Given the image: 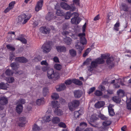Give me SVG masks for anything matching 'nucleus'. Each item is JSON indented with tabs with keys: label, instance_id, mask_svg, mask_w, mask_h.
<instances>
[{
	"label": "nucleus",
	"instance_id": "72a5a7b5",
	"mask_svg": "<svg viewBox=\"0 0 131 131\" xmlns=\"http://www.w3.org/2000/svg\"><path fill=\"white\" fill-rule=\"evenodd\" d=\"M17 40L20 41L23 43L26 44L27 43V41L26 39L22 37H19L17 39Z\"/></svg>",
	"mask_w": 131,
	"mask_h": 131
},
{
	"label": "nucleus",
	"instance_id": "a18cd8bd",
	"mask_svg": "<svg viewBox=\"0 0 131 131\" xmlns=\"http://www.w3.org/2000/svg\"><path fill=\"white\" fill-rule=\"evenodd\" d=\"M58 125L60 127L64 128H65L67 126L65 123L62 122H60L58 124Z\"/></svg>",
	"mask_w": 131,
	"mask_h": 131
},
{
	"label": "nucleus",
	"instance_id": "79ce46f5",
	"mask_svg": "<svg viewBox=\"0 0 131 131\" xmlns=\"http://www.w3.org/2000/svg\"><path fill=\"white\" fill-rule=\"evenodd\" d=\"M48 93V90L47 88H44L43 90V96H46Z\"/></svg>",
	"mask_w": 131,
	"mask_h": 131
},
{
	"label": "nucleus",
	"instance_id": "c03bdc74",
	"mask_svg": "<svg viewBox=\"0 0 131 131\" xmlns=\"http://www.w3.org/2000/svg\"><path fill=\"white\" fill-rule=\"evenodd\" d=\"M51 118L49 116H45L43 118V121L45 122H48L51 120Z\"/></svg>",
	"mask_w": 131,
	"mask_h": 131
},
{
	"label": "nucleus",
	"instance_id": "bb28decb",
	"mask_svg": "<svg viewBox=\"0 0 131 131\" xmlns=\"http://www.w3.org/2000/svg\"><path fill=\"white\" fill-rule=\"evenodd\" d=\"M64 41L67 45L70 44L72 42V40L71 38L69 37H66L64 39Z\"/></svg>",
	"mask_w": 131,
	"mask_h": 131
},
{
	"label": "nucleus",
	"instance_id": "f3484780",
	"mask_svg": "<svg viewBox=\"0 0 131 131\" xmlns=\"http://www.w3.org/2000/svg\"><path fill=\"white\" fill-rule=\"evenodd\" d=\"M61 7L63 9L66 10H69L70 8V6L67 3L64 2H61L60 4Z\"/></svg>",
	"mask_w": 131,
	"mask_h": 131
},
{
	"label": "nucleus",
	"instance_id": "603ef678",
	"mask_svg": "<svg viewBox=\"0 0 131 131\" xmlns=\"http://www.w3.org/2000/svg\"><path fill=\"white\" fill-rule=\"evenodd\" d=\"M80 110L78 111H75L74 112V116L75 118H78V117L79 115H80V114L79 113L80 112Z\"/></svg>",
	"mask_w": 131,
	"mask_h": 131
},
{
	"label": "nucleus",
	"instance_id": "0e129e2a",
	"mask_svg": "<svg viewBox=\"0 0 131 131\" xmlns=\"http://www.w3.org/2000/svg\"><path fill=\"white\" fill-rule=\"evenodd\" d=\"M69 25L67 24H65L63 25V28L64 29H67L69 28Z\"/></svg>",
	"mask_w": 131,
	"mask_h": 131
},
{
	"label": "nucleus",
	"instance_id": "37998d69",
	"mask_svg": "<svg viewBox=\"0 0 131 131\" xmlns=\"http://www.w3.org/2000/svg\"><path fill=\"white\" fill-rule=\"evenodd\" d=\"M91 49L90 48L87 49L85 51V52L83 54V56L84 57H85L87 55L89 52L91 50Z\"/></svg>",
	"mask_w": 131,
	"mask_h": 131
},
{
	"label": "nucleus",
	"instance_id": "4d7b16f0",
	"mask_svg": "<svg viewBox=\"0 0 131 131\" xmlns=\"http://www.w3.org/2000/svg\"><path fill=\"white\" fill-rule=\"evenodd\" d=\"M52 122L54 124H57V117H54L52 119Z\"/></svg>",
	"mask_w": 131,
	"mask_h": 131
},
{
	"label": "nucleus",
	"instance_id": "6ab92c4d",
	"mask_svg": "<svg viewBox=\"0 0 131 131\" xmlns=\"http://www.w3.org/2000/svg\"><path fill=\"white\" fill-rule=\"evenodd\" d=\"M82 94V92L80 90L75 91L74 92V96L76 98H79L81 96Z\"/></svg>",
	"mask_w": 131,
	"mask_h": 131
},
{
	"label": "nucleus",
	"instance_id": "4be33fe9",
	"mask_svg": "<svg viewBox=\"0 0 131 131\" xmlns=\"http://www.w3.org/2000/svg\"><path fill=\"white\" fill-rule=\"evenodd\" d=\"M8 84L6 83H4V82H1L0 83V89H3L6 90L8 87Z\"/></svg>",
	"mask_w": 131,
	"mask_h": 131
},
{
	"label": "nucleus",
	"instance_id": "052dcab7",
	"mask_svg": "<svg viewBox=\"0 0 131 131\" xmlns=\"http://www.w3.org/2000/svg\"><path fill=\"white\" fill-rule=\"evenodd\" d=\"M95 88L94 87H93L90 88L88 92V93L89 94L93 92V91L95 90Z\"/></svg>",
	"mask_w": 131,
	"mask_h": 131
},
{
	"label": "nucleus",
	"instance_id": "a19ab883",
	"mask_svg": "<svg viewBox=\"0 0 131 131\" xmlns=\"http://www.w3.org/2000/svg\"><path fill=\"white\" fill-rule=\"evenodd\" d=\"M119 23L118 22L116 23L114 25V29L116 31H118L119 30Z\"/></svg>",
	"mask_w": 131,
	"mask_h": 131
},
{
	"label": "nucleus",
	"instance_id": "473e14b6",
	"mask_svg": "<svg viewBox=\"0 0 131 131\" xmlns=\"http://www.w3.org/2000/svg\"><path fill=\"white\" fill-rule=\"evenodd\" d=\"M112 99L113 101L117 103H119L121 101V99L118 96H114L112 98Z\"/></svg>",
	"mask_w": 131,
	"mask_h": 131
},
{
	"label": "nucleus",
	"instance_id": "6e6d98bb",
	"mask_svg": "<svg viewBox=\"0 0 131 131\" xmlns=\"http://www.w3.org/2000/svg\"><path fill=\"white\" fill-rule=\"evenodd\" d=\"M15 3V2H12L9 4V7L12 9L14 7V5Z\"/></svg>",
	"mask_w": 131,
	"mask_h": 131
},
{
	"label": "nucleus",
	"instance_id": "2eb2a0df",
	"mask_svg": "<svg viewBox=\"0 0 131 131\" xmlns=\"http://www.w3.org/2000/svg\"><path fill=\"white\" fill-rule=\"evenodd\" d=\"M80 21L81 20L79 17H74L71 19V23L73 24H78Z\"/></svg>",
	"mask_w": 131,
	"mask_h": 131
},
{
	"label": "nucleus",
	"instance_id": "58836bf2",
	"mask_svg": "<svg viewBox=\"0 0 131 131\" xmlns=\"http://www.w3.org/2000/svg\"><path fill=\"white\" fill-rule=\"evenodd\" d=\"M98 116L101 119L103 120H106L108 119L107 117L101 113L99 114Z\"/></svg>",
	"mask_w": 131,
	"mask_h": 131
},
{
	"label": "nucleus",
	"instance_id": "1a4fd4ad",
	"mask_svg": "<svg viewBox=\"0 0 131 131\" xmlns=\"http://www.w3.org/2000/svg\"><path fill=\"white\" fill-rule=\"evenodd\" d=\"M111 122L110 120H108L107 121H105L103 122V125L104 127L100 128L101 130L102 131H104L108 129V128L107 127H105L108 126L111 123Z\"/></svg>",
	"mask_w": 131,
	"mask_h": 131
},
{
	"label": "nucleus",
	"instance_id": "3c124183",
	"mask_svg": "<svg viewBox=\"0 0 131 131\" xmlns=\"http://www.w3.org/2000/svg\"><path fill=\"white\" fill-rule=\"evenodd\" d=\"M76 9V7L73 4H71V5L70 6V8L69 10H70L72 11H73L75 10Z\"/></svg>",
	"mask_w": 131,
	"mask_h": 131
},
{
	"label": "nucleus",
	"instance_id": "423d86ee",
	"mask_svg": "<svg viewBox=\"0 0 131 131\" xmlns=\"http://www.w3.org/2000/svg\"><path fill=\"white\" fill-rule=\"evenodd\" d=\"M41 48L42 49V51L44 53H47L50 51L51 47L49 44L46 43L42 45Z\"/></svg>",
	"mask_w": 131,
	"mask_h": 131
},
{
	"label": "nucleus",
	"instance_id": "de8ad7c7",
	"mask_svg": "<svg viewBox=\"0 0 131 131\" xmlns=\"http://www.w3.org/2000/svg\"><path fill=\"white\" fill-rule=\"evenodd\" d=\"M5 73L7 75H12L13 73L10 70L7 69L6 70Z\"/></svg>",
	"mask_w": 131,
	"mask_h": 131
},
{
	"label": "nucleus",
	"instance_id": "e2e57ef3",
	"mask_svg": "<svg viewBox=\"0 0 131 131\" xmlns=\"http://www.w3.org/2000/svg\"><path fill=\"white\" fill-rule=\"evenodd\" d=\"M98 89L101 90L102 91H103L105 90V87L104 86H103L102 85H101L98 87Z\"/></svg>",
	"mask_w": 131,
	"mask_h": 131
},
{
	"label": "nucleus",
	"instance_id": "393cba45",
	"mask_svg": "<svg viewBox=\"0 0 131 131\" xmlns=\"http://www.w3.org/2000/svg\"><path fill=\"white\" fill-rule=\"evenodd\" d=\"M44 102L43 98H41L37 99L36 101V102L37 105H40L43 104Z\"/></svg>",
	"mask_w": 131,
	"mask_h": 131
},
{
	"label": "nucleus",
	"instance_id": "f03ea898",
	"mask_svg": "<svg viewBox=\"0 0 131 131\" xmlns=\"http://www.w3.org/2000/svg\"><path fill=\"white\" fill-rule=\"evenodd\" d=\"M110 54H102L101 55V59H103H103H107L106 61V63L109 65H111V64H113V61L114 60L113 58L112 57H109ZM100 59V58H99Z\"/></svg>",
	"mask_w": 131,
	"mask_h": 131
},
{
	"label": "nucleus",
	"instance_id": "9b49d317",
	"mask_svg": "<svg viewBox=\"0 0 131 131\" xmlns=\"http://www.w3.org/2000/svg\"><path fill=\"white\" fill-rule=\"evenodd\" d=\"M15 60L18 62L22 63H26L28 62V60L23 57H19L16 58Z\"/></svg>",
	"mask_w": 131,
	"mask_h": 131
},
{
	"label": "nucleus",
	"instance_id": "864d4df0",
	"mask_svg": "<svg viewBox=\"0 0 131 131\" xmlns=\"http://www.w3.org/2000/svg\"><path fill=\"white\" fill-rule=\"evenodd\" d=\"M15 56L12 53L10 52L9 55V59L12 61L14 59Z\"/></svg>",
	"mask_w": 131,
	"mask_h": 131
},
{
	"label": "nucleus",
	"instance_id": "a211bd4d",
	"mask_svg": "<svg viewBox=\"0 0 131 131\" xmlns=\"http://www.w3.org/2000/svg\"><path fill=\"white\" fill-rule=\"evenodd\" d=\"M23 107L22 105L20 104H18L16 108L17 112L18 113H20L22 111Z\"/></svg>",
	"mask_w": 131,
	"mask_h": 131
},
{
	"label": "nucleus",
	"instance_id": "0eeeda50",
	"mask_svg": "<svg viewBox=\"0 0 131 131\" xmlns=\"http://www.w3.org/2000/svg\"><path fill=\"white\" fill-rule=\"evenodd\" d=\"M51 105L54 110V114L55 115H57V101L53 100L51 102Z\"/></svg>",
	"mask_w": 131,
	"mask_h": 131
},
{
	"label": "nucleus",
	"instance_id": "5fc2aeb1",
	"mask_svg": "<svg viewBox=\"0 0 131 131\" xmlns=\"http://www.w3.org/2000/svg\"><path fill=\"white\" fill-rule=\"evenodd\" d=\"M79 0H73V4L74 5H75L77 6L80 5Z\"/></svg>",
	"mask_w": 131,
	"mask_h": 131
},
{
	"label": "nucleus",
	"instance_id": "c9c22d12",
	"mask_svg": "<svg viewBox=\"0 0 131 131\" xmlns=\"http://www.w3.org/2000/svg\"><path fill=\"white\" fill-rule=\"evenodd\" d=\"M72 81L75 84L79 85H81L82 84L81 81L76 79H74L72 80Z\"/></svg>",
	"mask_w": 131,
	"mask_h": 131
},
{
	"label": "nucleus",
	"instance_id": "6e6552de",
	"mask_svg": "<svg viewBox=\"0 0 131 131\" xmlns=\"http://www.w3.org/2000/svg\"><path fill=\"white\" fill-rule=\"evenodd\" d=\"M43 3V0H40L37 3L35 7V10L38 12L41 9Z\"/></svg>",
	"mask_w": 131,
	"mask_h": 131
},
{
	"label": "nucleus",
	"instance_id": "49530a36",
	"mask_svg": "<svg viewBox=\"0 0 131 131\" xmlns=\"http://www.w3.org/2000/svg\"><path fill=\"white\" fill-rule=\"evenodd\" d=\"M6 80L7 82L9 83H12L14 82V78L12 77L7 78Z\"/></svg>",
	"mask_w": 131,
	"mask_h": 131
},
{
	"label": "nucleus",
	"instance_id": "412c9836",
	"mask_svg": "<svg viewBox=\"0 0 131 131\" xmlns=\"http://www.w3.org/2000/svg\"><path fill=\"white\" fill-rule=\"evenodd\" d=\"M40 31L43 33L47 34L49 32L50 30L49 29L46 27H41L40 28Z\"/></svg>",
	"mask_w": 131,
	"mask_h": 131
},
{
	"label": "nucleus",
	"instance_id": "cd10ccee",
	"mask_svg": "<svg viewBox=\"0 0 131 131\" xmlns=\"http://www.w3.org/2000/svg\"><path fill=\"white\" fill-rule=\"evenodd\" d=\"M127 107L128 109L131 110V99H127Z\"/></svg>",
	"mask_w": 131,
	"mask_h": 131
},
{
	"label": "nucleus",
	"instance_id": "c85d7f7f",
	"mask_svg": "<svg viewBox=\"0 0 131 131\" xmlns=\"http://www.w3.org/2000/svg\"><path fill=\"white\" fill-rule=\"evenodd\" d=\"M66 86L64 84H61L59 86V88H58V91H60L65 89Z\"/></svg>",
	"mask_w": 131,
	"mask_h": 131
},
{
	"label": "nucleus",
	"instance_id": "2f4dec72",
	"mask_svg": "<svg viewBox=\"0 0 131 131\" xmlns=\"http://www.w3.org/2000/svg\"><path fill=\"white\" fill-rule=\"evenodd\" d=\"M72 16V13L70 12H68L65 13L64 17L66 19H69Z\"/></svg>",
	"mask_w": 131,
	"mask_h": 131
},
{
	"label": "nucleus",
	"instance_id": "338daca9",
	"mask_svg": "<svg viewBox=\"0 0 131 131\" xmlns=\"http://www.w3.org/2000/svg\"><path fill=\"white\" fill-rule=\"evenodd\" d=\"M19 102V103L20 104H21L22 105V104H24L25 103V100L24 99H21L19 101H18ZM18 104H19L18 103Z\"/></svg>",
	"mask_w": 131,
	"mask_h": 131
},
{
	"label": "nucleus",
	"instance_id": "9d476101",
	"mask_svg": "<svg viewBox=\"0 0 131 131\" xmlns=\"http://www.w3.org/2000/svg\"><path fill=\"white\" fill-rule=\"evenodd\" d=\"M55 74L54 73L53 69H50L48 71L47 76L48 78L50 79L54 78L55 76Z\"/></svg>",
	"mask_w": 131,
	"mask_h": 131
},
{
	"label": "nucleus",
	"instance_id": "dca6fc26",
	"mask_svg": "<svg viewBox=\"0 0 131 131\" xmlns=\"http://www.w3.org/2000/svg\"><path fill=\"white\" fill-rule=\"evenodd\" d=\"M19 123L18 125L22 127L25 124L26 119L25 117H21L19 118Z\"/></svg>",
	"mask_w": 131,
	"mask_h": 131
},
{
	"label": "nucleus",
	"instance_id": "7ed1b4c3",
	"mask_svg": "<svg viewBox=\"0 0 131 131\" xmlns=\"http://www.w3.org/2000/svg\"><path fill=\"white\" fill-rule=\"evenodd\" d=\"M31 16V14H29L26 15L25 14H23L19 17L18 21L20 22L24 20L23 23L25 24L29 19Z\"/></svg>",
	"mask_w": 131,
	"mask_h": 131
},
{
	"label": "nucleus",
	"instance_id": "39448f33",
	"mask_svg": "<svg viewBox=\"0 0 131 131\" xmlns=\"http://www.w3.org/2000/svg\"><path fill=\"white\" fill-rule=\"evenodd\" d=\"M85 34L84 32L80 33L78 35V36L80 38V42L82 45H86L87 43L85 37Z\"/></svg>",
	"mask_w": 131,
	"mask_h": 131
},
{
	"label": "nucleus",
	"instance_id": "bf43d9fd",
	"mask_svg": "<svg viewBox=\"0 0 131 131\" xmlns=\"http://www.w3.org/2000/svg\"><path fill=\"white\" fill-rule=\"evenodd\" d=\"M72 82V80H66L65 82V83L67 85H69L71 84Z\"/></svg>",
	"mask_w": 131,
	"mask_h": 131
},
{
	"label": "nucleus",
	"instance_id": "20e7f679",
	"mask_svg": "<svg viewBox=\"0 0 131 131\" xmlns=\"http://www.w3.org/2000/svg\"><path fill=\"white\" fill-rule=\"evenodd\" d=\"M79 104V102L78 100H74L71 102L69 103L68 104L70 110L72 111H73L74 108L78 106Z\"/></svg>",
	"mask_w": 131,
	"mask_h": 131
},
{
	"label": "nucleus",
	"instance_id": "680f3d73",
	"mask_svg": "<svg viewBox=\"0 0 131 131\" xmlns=\"http://www.w3.org/2000/svg\"><path fill=\"white\" fill-rule=\"evenodd\" d=\"M41 64L42 65H45L46 66H48V64L46 60L42 61L41 62Z\"/></svg>",
	"mask_w": 131,
	"mask_h": 131
},
{
	"label": "nucleus",
	"instance_id": "e433bc0d",
	"mask_svg": "<svg viewBox=\"0 0 131 131\" xmlns=\"http://www.w3.org/2000/svg\"><path fill=\"white\" fill-rule=\"evenodd\" d=\"M97 119L96 115L95 114H94L90 118V120L91 122H94Z\"/></svg>",
	"mask_w": 131,
	"mask_h": 131
},
{
	"label": "nucleus",
	"instance_id": "ddd939ff",
	"mask_svg": "<svg viewBox=\"0 0 131 131\" xmlns=\"http://www.w3.org/2000/svg\"><path fill=\"white\" fill-rule=\"evenodd\" d=\"M8 99L5 96H2L0 98V103L2 105L6 104L8 103Z\"/></svg>",
	"mask_w": 131,
	"mask_h": 131
},
{
	"label": "nucleus",
	"instance_id": "8fccbe9b",
	"mask_svg": "<svg viewBox=\"0 0 131 131\" xmlns=\"http://www.w3.org/2000/svg\"><path fill=\"white\" fill-rule=\"evenodd\" d=\"M97 96H101L102 95V93L101 91L99 90L96 91L94 93Z\"/></svg>",
	"mask_w": 131,
	"mask_h": 131
},
{
	"label": "nucleus",
	"instance_id": "aec40b11",
	"mask_svg": "<svg viewBox=\"0 0 131 131\" xmlns=\"http://www.w3.org/2000/svg\"><path fill=\"white\" fill-rule=\"evenodd\" d=\"M104 105V103L103 101H99L96 103L95 106L97 108H99L103 106Z\"/></svg>",
	"mask_w": 131,
	"mask_h": 131
},
{
	"label": "nucleus",
	"instance_id": "13d9d810",
	"mask_svg": "<svg viewBox=\"0 0 131 131\" xmlns=\"http://www.w3.org/2000/svg\"><path fill=\"white\" fill-rule=\"evenodd\" d=\"M53 4L54 6V9L56 10V13L57 14V2H54Z\"/></svg>",
	"mask_w": 131,
	"mask_h": 131
},
{
	"label": "nucleus",
	"instance_id": "f257e3e1",
	"mask_svg": "<svg viewBox=\"0 0 131 131\" xmlns=\"http://www.w3.org/2000/svg\"><path fill=\"white\" fill-rule=\"evenodd\" d=\"M104 62V61L103 59L98 58L91 62V66L88 67V69L89 71H92L93 70L94 68L97 66L98 64H102Z\"/></svg>",
	"mask_w": 131,
	"mask_h": 131
},
{
	"label": "nucleus",
	"instance_id": "4c0bfd02",
	"mask_svg": "<svg viewBox=\"0 0 131 131\" xmlns=\"http://www.w3.org/2000/svg\"><path fill=\"white\" fill-rule=\"evenodd\" d=\"M69 53L70 55L72 57H74L76 55V52L74 49H72L70 50Z\"/></svg>",
	"mask_w": 131,
	"mask_h": 131
},
{
	"label": "nucleus",
	"instance_id": "f704fd0d",
	"mask_svg": "<svg viewBox=\"0 0 131 131\" xmlns=\"http://www.w3.org/2000/svg\"><path fill=\"white\" fill-rule=\"evenodd\" d=\"M32 131H39L40 130L39 127L36 124H34L32 127Z\"/></svg>",
	"mask_w": 131,
	"mask_h": 131
},
{
	"label": "nucleus",
	"instance_id": "c756f323",
	"mask_svg": "<svg viewBox=\"0 0 131 131\" xmlns=\"http://www.w3.org/2000/svg\"><path fill=\"white\" fill-rule=\"evenodd\" d=\"M121 9L125 11H127L128 10V8L127 6L125 4H122L121 6Z\"/></svg>",
	"mask_w": 131,
	"mask_h": 131
},
{
	"label": "nucleus",
	"instance_id": "4468645a",
	"mask_svg": "<svg viewBox=\"0 0 131 131\" xmlns=\"http://www.w3.org/2000/svg\"><path fill=\"white\" fill-rule=\"evenodd\" d=\"M56 17V16H54L53 14L51 12L48 13L46 16V19L48 20H50L53 19H55Z\"/></svg>",
	"mask_w": 131,
	"mask_h": 131
},
{
	"label": "nucleus",
	"instance_id": "7c9ffc66",
	"mask_svg": "<svg viewBox=\"0 0 131 131\" xmlns=\"http://www.w3.org/2000/svg\"><path fill=\"white\" fill-rule=\"evenodd\" d=\"M66 51L65 47L64 46H58V51L65 52Z\"/></svg>",
	"mask_w": 131,
	"mask_h": 131
},
{
	"label": "nucleus",
	"instance_id": "09e8293b",
	"mask_svg": "<svg viewBox=\"0 0 131 131\" xmlns=\"http://www.w3.org/2000/svg\"><path fill=\"white\" fill-rule=\"evenodd\" d=\"M6 47L8 49L12 51H14L15 50V48L11 45H7L6 46Z\"/></svg>",
	"mask_w": 131,
	"mask_h": 131
},
{
	"label": "nucleus",
	"instance_id": "f8f14e48",
	"mask_svg": "<svg viewBox=\"0 0 131 131\" xmlns=\"http://www.w3.org/2000/svg\"><path fill=\"white\" fill-rule=\"evenodd\" d=\"M114 105L112 104H110L109 106H108V111L109 115L111 116H113L115 114V113L114 112V110L113 108Z\"/></svg>",
	"mask_w": 131,
	"mask_h": 131
},
{
	"label": "nucleus",
	"instance_id": "774afa93",
	"mask_svg": "<svg viewBox=\"0 0 131 131\" xmlns=\"http://www.w3.org/2000/svg\"><path fill=\"white\" fill-rule=\"evenodd\" d=\"M63 14V13L60 10H58V16H62Z\"/></svg>",
	"mask_w": 131,
	"mask_h": 131
},
{
	"label": "nucleus",
	"instance_id": "69168bd1",
	"mask_svg": "<svg viewBox=\"0 0 131 131\" xmlns=\"http://www.w3.org/2000/svg\"><path fill=\"white\" fill-rule=\"evenodd\" d=\"M49 69V67L48 66H44L42 68V70L43 71H46Z\"/></svg>",
	"mask_w": 131,
	"mask_h": 131
},
{
	"label": "nucleus",
	"instance_id": "a878e982",
	"mask_svg": "<svg viewBox=\"0 0 131 131\" xmlns=\"http://www.w3.org/2000/svg\"><path fill=\"white\" fill-rule=\"evenodd\" d=\"M117 94L118 95V97H123L124 95V92L122 90H119L117 91Z\"/></svg>",
	"mask_w": 131,
	"mask_h": 131
},
{
	"label": "nucleus",
	"instance_id": "b1692460",
	"mask_svg": "<svg viewBox=\"0 0 131 131\" xmlns=\"http://www.w3.org/2000/svg\"><path fill=\"white\" fill-rule=\"evenodd\" d=\"M76 48L78 49L80 53H81L82 51L84 49V47L83 46H81L80 45V43H78L76 44L75 46Z\"/></svg>",
	"mask_w": 131,
	"mask_h": 131
},
{
	"label": "nucleus",
	"instance_id": "ea45409f",
	"mask_svg": "<svg viewBox=\"0 0 131 131\" xmlns=\"http://www.w3.org/2000/svg\"><path fill=\"white\" fill-rule=\"evenodd\" d=\"M51 97L53 100H57V94L55 93H53L51 96Z\"/></svg>",
	"mask_w": 131,
	"mask_h": 131
},
{
	"label": "nucleus",
	"instance_id": "5701e85b",
	"mask_svg": "<svg viewBox=\"0 0 131 131\" xmlns=\"http://www.w3.org/2000/svg\"><path fill=\"white\" fill-rule=\"evenodd\" d=\"M10 66L13 70H17L19 67V66L18 64L15 62L12 63L10 64Z\"/></svg>",
	"mask_w": 131,
	"mask_h": 131
}]
</instances>
